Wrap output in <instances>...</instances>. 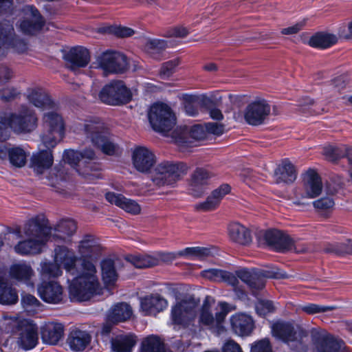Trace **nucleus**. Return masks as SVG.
<instances>
[{
    "instance_id": "nucleus-1",
    "label": "nucleus",
    "mask_w": 352,
    "mask_h": 352,
    "mask_svg": "<svg viewBox=\"0 0 352 352\" xmlns=\"http://www.w3.org/2000/svg\"><path fill=\"white\" fill-rule=\"evenodd\" d=\"M201 276L214 282H224L233 287L239 284L238 278L250 288L252 295L257 296L258 292L265 285L266 278H287L289 276L276 267L241 268L235 274L226 270L210 268L201 272Z\"/></svg>"
},
{
    "instance_id": "nucleus-2",
    "label": "nucleus",
    "mask_w": 352,
    "mask_h": 352,
    "mask_svg": "<svg viewBox=\"0 0 352 352\" xmlns=\"http://www.w3.org/2000/svg\"><path fill=\"white\" fill-rule=\"evenodd\" d=\"M97 258H80L82 273L75 277L69 286V295L72 301H86L101 294V287L95 276L94 261Z\"/></svg>"
},
{
    "instance_id": "nucleus-3",
    "label": "nucleus",
    "mask_w": 352,
    "mask_h": 352,
    "mask_svg": "<svg viewBox=\"0 0 352 352\" xmlns=\"http://www.w3.org/2000/svg\"><path fill=\"white\" fill-rule=\"evenodd\" d=\"M50 231L48 221L44 217L32 218L23 229L26 239L14 246L15 252L22 256L41 253L43 245L49 240Z\"/></svg>"
},
{
    "instance_id": "nucleus-4",
    "label": "nucleus",
    "mask_w": 352,
    "mask_h": 352,
    "mask_svg": "<svg viewBox=\"0 0 352 352\" xmlns=\"http://www.w3.org/2000/svg\"><path fill=\"white\" fill-rule=\"evenodd\" d=\"M85 135L90 139L93 144L108 155L118 154L119 147L111 141L109 133L103 122L100 119L85 120L82 124Z\"/></svg>"
},
{
    "instance_id": "nucleus-5",
    "label": "nucleus",
    "mask_w": 352,
    "mask_h": 352,
    "mask_svg": "<svg viewBox=\"0 0 352 352\" xmlns=\"http://www.w3.org/2000/svg\"><path fill=\"white\" fill-rule=\"evenodd\" d=\"M0 124L8 131L10 127L18 133L30 132L37 126V118L32 110L23 106L19 114H1Z\"/></svg>"
},
{
    "instance_id": "nucleus-6",
    "label": "nucleus",
    "mask_w": 352,
    "mask_h": 352,
    "mask_svg": "<svg viewBox=\"0 0 352 352\" xmlns=\"http://www.w3.org/2000/svg\"><path fill=\"white\" fill-rule=\"evenodd\" d=\"M148 117L153 129L164 135L170 131L176 124V118L171 109L163 103L152 105Z\"/></svg>"
},
{
    "instance_id": "nucleus-7",
    "label": "nucleus",
    "mask_w": 352,
    "mask_h": 352,
    "mask_svg": "<svg viewBox=\"0 0 352 352\" xmlns=\"http://www.w3.org/2000/svg\"><path fill=\"white\" fill-rule=\"evenodd\" d=\"M188 167L184 163L164 161L155 168L153 182L157 186L172 185L187 173Z\"/></svg>"
},
{
    "instance_id": "nucleus-8",
    "label": "nucleus",
    "mask_w": 352,
    "mask_h": 352,
    "mask_svg": "<svg viewBox=\"0 0 352 352\" xmlns=\"http://www.w3.org/2000/svg\"><path fill=\"white\" fill-rule=\"evenodd\" d=\"M46 131L41 136L45 148H54L64 135L65 128L62 116L55 111L45 113L43 116Z\"/></svg>"
},
{
    "instance_id": "nucleus-9",
    "label": "nucleus",
    "mask_w": 352,
    "mask_h": 352,
    "mask_svg": "<svg viewBox=\"0 0 352 352\" xmlns=\"http://www.w3.org/2000/svg\"><path fill=\"white\" fill-rule=\"evenodd\" d=\"M99 99L109 105H120L131 100V91L122 80H112L100 90Z\"/></svg>"
},
{
    "instance_id": "nucleus-10",
    "label": "nucleus",
    "mask_w": 352,
    "mask_h": 352,
    "mask_svg": "<svg viewBox=\"0 0 352 352\" xmlns=\"http://www.w3.org/2000/svg\"><path fill=\"white\" fill-rule=\"evenodd\" d=\"M13 48L18 53L28 49L27 43L15 34L13 24L9 21H0V58L5 55L6 48Z\"/></svg>"
},
{
    "instance_id": "nucleus-11",
    "label": "nucleus",
    "mask_w": 352,
    "mask_h": 352,
    "mask_svg": "<svg viewBox=\"0 0 352 352\" xmlns=\"http://www.w3.org/2000/svg\"><path fill=\"white\" fill-rule=\"evenodd\" d=\"M97 63L105 73L122 74L129 68L126 56L116 51L103 52L98 56Z\"/></svg>"
},
{
    "instance_id": "nucleus-12",
    "label": "nucleus",
    "mask_w": 352,
    "mask_h": 352,
    "mask_svg": "<svg viewBox=\"0 0 352 352\" xmlns=\"http://www.w3.org/2000/svg\"><path fill=\"white\" fill-rule=\"evenodd\" d=\"M221 308L220 311L216 312L214 316L211 309H199L198 314V327L200 329H207L210 330L219 331L222 327V324L229 312L228 304L225 302L219 303Z\"/></svg>"
},
{
    "instance_id": "nucleus-13",
    "label": "nucleus",
    "mask_w": 352,
    "mask_h": 352,
    "mask_svg": "<svg viewBox=\"0 0 352 352\" xmlns=\"http://www.w3.org/2000/svg\"><path fill=\"white\" fill-rule=\"evenodd\" d=\"M23 10L25 16L20 22V30L25 34H36L45 25V21L44 18L33 6H26Z\"/></svg>"
},
{
    "instance_id": "nucleus-14",
    "label": "nucleus",
    "mask_w": 352,
    "mask_h": 352,
    "mask_svg": "<svg viewBox=\"0 0 352 352\" xmlns=\"http://www.w3.org/2000/svg\"><path fill=\"white\" fill-rule=\"evenodd\" d=\"M271 108L267 100H256L245 108L244 118L247 123L252 126L262 124L270 113Z\"/></svg>"
},
{
    "instance_id": "nucleus-15",
    "label": "nucleus",
    "mask_w": 352,
    "mask_h": 352,
    "mask_svg": "<svg viewBox=\"0 0 352 352\" xmlns=\"http://www.w3.org/2000/svg\"><path fill=\"white\" fill-rule=\"evenodd\" d=\"M311 336L316 352H348L342 341L335 339L324 331L313 330Z\"/></svg>"
},
{
    "instance_id": "nucleus-16",
    "label": "nucleus",
    "mask_w": 352,
    "mask_h": 352,
    "mask_svg": "<svg viewBox=\"0 0 352 352\" xmlns=\"http://www.w3.org/2000/svg\"><path fill=\"white\" fill-rule=\"evenodd\" d=\"M41 298L50 304H60L65 302V295L63 287L56 281H43L37 287Z\"/></svg>"
},
{
    "instance_id": "nucleus-17",
    "label": "nucleus",
    "mask_w": 352,
    "mask_h": 352,
    "mask_svg": "<svg viewBox=\"0 0 352 352\" xmlns=\"http://www.w3.org/2000/svg\"><path fill=\"white\" fill-rule=\"evenodd\" d=\"M196 303L182 300L172 307L171 319L174 324L186 327L194 316Z\"/></svg>"
},
{
    "instance_id": "nucleus-18",
    "label": "nucleus",
    "mask_w": 352,
    "mask_h": 352,
    "mask_svg": "<svg viewBox=\"0 0 352 352\" xmlns=\"http://www.w3.org/2000/svg\"><path fill=\"white\" fill-rule=\"evenodd\" d=\"M206 128L201 125H195L189 129L188 126H180L172 133V137L179 144L187 145L192 143L190 139L199 140L206 138Z\"/></svg>"
},
{
    "instance_id": "nucleus-19",
    "label": "nucleus",
    "mask_w": 352,
    "mask_h": 352,
    "mask_svg": "<svg viewBox=\"0 0 352 352\" xmlns=\"http://www.w3.org/2000/svg\"><path fill=\"white\" fill-rule=\"evenodd\" d=\"M91 340L89 331L75 327L68 333L66 343L72 351L81 352L90 346Z\"/></svg>"
},
{
    "instance_id": "nucleus-20",
    "label": "nucleus",
    "mask_w": 352,
    "mask_h": 352,
    "mask_svg": "<svg viewBox=\"0 0 352 352\" xmlns=\"http://www.w3.org/2000/svg\"><path fill=\"white\" fill-rule=\"evenodd\" d=\"M264 239L271 248L280 252L288 251L293 245L292 239L286 233L278 230L266 231Z\"/></svg>"
},
{
    "instance_id": "nucleus-21",
    "label": "nucleus",
    "mask_w": 352,
    "mask_h": 352,
    "mask_svg": "<svg viewBox=\"0 0 352 352\" xmlns=\"http://www.w3.org/2000/svg\"><path fill=\"white\" fill-rule=\"evenodd\" d=\"M274 336L282 341L289 344L290 342H300L303 336L301 330H296L294 327L289 322H276L272 326Z\"/></svg>"
},
{
    "instance_id": "nucleus-22",
    "label": "nucleus",
    "mask_w": 352,
    "mask_h": 352,
    "mask_svg": "<svg viewBox=\"0 0 352 352\" xmlns=\"http://www.w3.org/2000/svg\"><path fill=\"white\" fill-rule=\"evenodd\" d=\"M67 67L76 71L80 67H85L90 61L89 50L82 46L72 48L64 56Z\"/></svg>"
},
{
    "instance_id": "nucleus-23",
    "label": "nucleus",
    "mask_w": 352,
    "mask_h": 352,
    "mask_svg": "<svg viewBox=\"0 0 352 352\" xmlns=\"http://www.w3.org/2000/svg\"><path fill=\"white\" fill-rule=\"evenodd\" d=\"M156 162L155 155L147 148L140 146L133 153V164L137 170L148 173Z\"/></svg>"
},
{
    "instance_id": "nucleus-24",
    "label": "nucleus",
    "mask_w": 352,
    "mask_h": 352,
    "mask_svg": "<svg viewBox=\"0 0 352 352\" xmlns=\"http://www.w3.org/2000/svg\"><path fill=\"white\" fill-rule=\"evenodd\" d=\"M64 325L56 321L45 322L41 327V339L44 343L56 345L64 336Z\"/></svg>"
},
{
    "instance_id": "nucleus-25",
    "label": "nucleus",
    "mask_w": 352,
    "mask_h": 352,
    "mask_svg": "<svg viewBox=\"0 0 352 352\" xmlns=\"http://www.w3.org/2000/svg\"><path fill=\"white\" fill-rule=\"evenodd\" d=\"M322 190V180L318 173L313 169L308 170L304 178L302 198L314 199L321 194Z\"/></svg>"
},
{
    "instance_id": "nucleus-26",
    "label": "nucleus",
    "mask_w": 352,
    "mask_h": 352,
    "mask_svg": "<svg viewBox=\"0 0 352 352\" xmlns=\"http://www.w3.org/2000/svg\"><path fill=\"white\" fill-rule=\"evenodd\" d=\"M49 239L54 241H65L76 230V222L69 219H62L54 228H51Z\"/></svg>"
},
{
    "instance_id": "nucleus-27",
    "label": "nucleus",
    "mask_w": 352,
    "mask_h": 352,
    "mask_svg": "<svg viewBox=\"0 0 352 352\" xmlns=\"http://www.w3.org/2000/svg\"><path fill=\"white\" fill-rule=\"evenodd\" d=\"M46 148L33 153L31 157L30 167L37 175L43 174L45 170L50 168L53 164L54 157L52 152L53 148Z\"/></svg>"
},
{
    "instance_id": "nucleus-28",
    "label": "nucleus",
    "mask_w": 352,
    "mask_h": 352,
    "mask_svg": "<svg viewBox=\"0 0 352 352\" xmlns=\"http://www.w3.org/2000/svg\"><path fill=\"white\" fill-rule=\"evenodd\" d=\"M166 307V300L157 294L146 296L140 300L141 310L145 316L156 315Z\"/></svg>"
},
{
    "instance_id": "nucleus-29",
    "label": "nucleus",
    "mask_w": 352,
    "mask_h": 352,
    "mask_svg": "<svg viewBox=\"0 0 352 352\" xmlns=\"http://www.w3.org/2000/svg\"><path fill=\"white\" fill-rule=\"evenodd\" d=\"M76 257L74 253L65 246L58 245L54 250V261L63 265L67 272L75 275Z\"/></svg>"
},
{
    "instance_id": "nucleus-30",
    "label": "nucleus",
    "mask_w": 352,
    "mask_h": 352,
    "mask_svg": "<svg viewBox=\"0 0 352 352\" xmlns=\"http://www.w3.org/2000/svg\"><path fill=\"white\" fill-rule=\"evenodd\" d=\"M230 323L234 332L241 336H250L254 328L253 319L243 314L232 316Z\"/></svg>"
},
{
    "instance_id": "nucleus-31",
    "label": "nucleus",
    "mask_w": 352,
    "mask_h": 352,
    "mask_svg": "<svg viewBox=\"0 0 352 352\" xmlns=\"http://www.w3.org/2000/svg\"><path fill=\"white\" fill-rule=\"evenodd\" d=\"M230 186L224 184L214 190L204 202L197 205L196 208L202 211H210L214 210L220 204L225 195L230 192Z\"/></svg>"
},
{
    "instance_id": "nucleus-32",
    "label": "nucleus",
    "mask_w": 352,
    "mask_h": 352,
    "mask_svg": "<svg viewBox=\"0 0 352 352\" xmlns=\"http://www.w3.org/2000/svg\"><path fill=\"white\" fill-rule=\"evenodd\" d=\"M105 198L109 203L115 204L129 213L137 214L140 212V206L136 201L127 199L121 194L109 192L106 193Z\"/></svg>"
},
{
    "instance_id": "nucleus-33",
    "label": "nucleus",
    "mask_w": 352,
    "mask_h": 352,
    "mask_svg": "<svg viewBox=\"0 0 352 352\" xmlns=\"http://www.w3.org/2000/svg\"><path fill=\"white\" fill-rule=\"evenodd\" d=\"M102 248L97 239L91 235H86L80 242L79 252L82 258H98Z\"/></svg>"
},
{
    "instance_id": "nucleus-34",
    "label": "nucleus",
    "mask_w": 352,
    "mask_h": 352,
    "mask_svg": "<svg viewBox=\"0 0 352 352\" xmlns=\"http://www.w3.org/2000/svg\"><path fill=\"white\" fill-rule=\"evenodd\" d=\"M137 343V337L131 333L117 335L111 340V347L113 352H132Z\"/></svg>"
},
{
    "instance_id": "nucleus-35",
    "label": "nucleus",
    "mask_w": 352,
    "mask_h": 352,
    "mask_svg": "<svg viewBox=\"0 0 352 352\" xmlns=\"http://www.w3.org/2000/svg\"><path fill=\"white\" fill-rule=\"evenodd\" d=\"M228 234L232 241L246 245L252 241L250 231L239 223H232L228 226Z\"/></svg>"
},
{
    "instance_id": "nucleus-36",
    "label": "nucleus",
    "mask_w": 352,
    "mask_h": 352,
    "mask_svg": "<svg viewBox=\"0 0 352 352\" xmlns=\"http://www.w3.org/2000/svg\"><path fill=\"white\" fill-rule=\"evenodd\" d=\"M275 176L277 183H292L297 176L295 166L288 159H285L275 170Z\"/></svg>"
},
{
    "instance_id": "nucleus-37",
    "label": "nucleus",
    "mask_w": 352,
    "mask_h": 352,
    "mask_svg": "<svg viewBox=\"0 0 352 352\" xmlns=\"http://www.w3.org/2000/svg\"><path fill=\"white\" fill-rule=\"evenodd\" d=\"M8 154L10 163L16 167H22L26 163L27 155L23 148L20 146H13L10 148L0 145V158L3 159Z\"/></svg>"
},
{
    "instance_id": "nucleus-38",
    "label": "nucleus",
    "mask_w": 352,
    "mask_h": 352,
    "mask_svg": "<svg viewBox=\"0 0 352 352\" xmlns=\"http://www.w3.org/2000/svg\"><path fill=\"white\" fill-rule=\"evenodd\" d=\"M30 103L43 109L54 108V103L47 93L42 88H34L29 91L28 95Z\"/></svg>"
},
{
    "instance_id": "nucleus-39",
    "label": "nucleus",
    "mask_w": 352,
    "mask_h": 352,
    "mask_svg": "<svg viewBox=\"0 0 352 352\" xmlns=\"http://www.w3.org/2000/svg\"><path fill=\"white\" fill-rule=\"evenodd\" d=\"M211 177L212 174L206 169L196 168L191 177V193L196 197L200 196L203 193V190L201 189L197 190V188L207 185Z\"/></svg>"
},
{
    "instance_id": "nucleus-40",
    "label": "nucleus",
    "mask_w": 352,
    "mask_h": 352,
    "mask_svg": "<svg viewBox=\"0 0 352 352\" xmlns=\"http://www.w3.org/2000/svg\"><path fill=\"white\" fill-rule=\"evenodd\" d=\"M38 342L37 327L30 324L21 330L18 340L19 345L25 350L34 348Z\"/></svg>"
},
{
    "instance_id": "nucleus-41",
    "label": "nucleus",
    "mask_w": 352,
    "mask_h": 352,
    "mask_svg": "<svg viewBox=\"0 0 352 352\" xmlns=\"http://www.w3.org/2000/svg\"><path fill=\"white\" fill-rule=\"evenodd\" d=\"M131 315L132 309L129 305L125 302L118 303L109 311L108 321L117 324L127 320Z\"/></svg>"
},
{
    "instance_id": "nucleus-42",
    "label": "nucleus",
    "mask_w": 352,
    "mask_h": 352,
    "mask_svg": "<svg viewBox=\"0 0 352 352\" xmlns=\"http://www.w3.org/2000/svg\"><path fill=\"white\" fill-rule=\"evenodd\" d=\"M338 38L332 34L320 32L312 36L309 41L310 46L318 48H327L336 44Z\"/></svg>"
},
{
    "instance_id": "nucleus-43",
    "label": "nucleus",
    "mask_w": 352,
    "mask_h": 352,
    "mask_svg": "<svg viewBox=\"0 0 352 352\" xmlns=\"http://www.w3.org/2000/svg\"><path fill=\"white\" fill-rule=\"evenodd\" d=\"M102 276L106 285H113L118 278V274L115 267L114 261L107 258L101 263Z\"/></svg>"
},
{
    "instance_id": "nucleus-44",
    "label": "nucleus",
    "mask_w": 352,
    "mask_h": 352,
    "mask_svg": "<svg viewBox=\"0 0 352 352\" xmlns=\"http://www.w3.org/2000/svg\"><path fill=\"white\" fill-rule=\"evenodd\" d=\"M19 300L18 294L14 288L8 283H0V303L3 305H14Z\"/></svg>"
},
{
    "instance_id": "nucleus-45",
    "label": "nucleus",
    "mask_w": 352,
    "mask_h": 352,
    "mask_svg": "<svg viewBox=\"0 0 352 352\" xmlns=\"http://www.w3.org/2000/svg\"><path fill=\"white\" fill-rule=\"evenodd\" d=\"M324 251L338 256L351 254L352 252V240L346 239L344 242L328 243L324 247Z\"/></svg>"
},
{
    "instance_id": "nucleus-46",
    "label": "nucleus",
    "mask_w": 352,
    "mask_h": 352,
    "mask_svg": "<svg viewBox=\"0 0 352 352\" xmlns=\"http://www.w3.org/2000/svg\"><path fill=\"white\" fill-rule=\"evenodd\" d=\"M140 352H166L163 342L157 336L146 338L142 342Z\"/></svg>"
},
{
    "instance_id": "nucleus-47",
    "label": "nucleus",
    "mask_w": 352,
    "mask_h": 352,
    "mask_svg": "<svg viewBox=\"0 0 352 352\" xmlns=\"http://www.w3.org/2000/svg\"><path fill=\"white\" fill-rule=\"evenodd\" d=\"M346 153V147L344 146H336L329 145L324 147L322 154L327 160L330 162H336L338 160L344 157Z\"/></svg>"
},
{
    "instance_id": "nucleus-48",
    "label": "nucleus",
    "mask_w": 352,
    "mask_h": 352,
    "mask_svg": "<svg viewBox=\"0 0 352 352\" xmlns=\"http://www.w3.org/2000/svg\"><path fill=\"white\" fill-rule=\"evenodd\" d=\"M32 273L30 266L26 264H16L10 268V275L12 278L18 280H27Z\"/></svg>"
},
{
    "instance_id": "nucleus-49",
    "label": "nucleus",
    "mask_w": 352,
    "mask_h": 352,
    "mask_svg": "<svg viewBox=\"0 0 352 352\" xmlns=\"http://www.w3.org/2000/svg\"><path fill=\"white\" fill-rule=\"evenodd\" d=\"M129 261L136 268H146L155 265L157 260L147 255L131 256Z\"/></svg>"
},
{
    "instance_id": "nucleus-50",
    "label": "nucleus",
    "mask_w": 352,
    "mask_h": 352,
    "mask_svg": "<svg viewBox=\"0 0 352 352\" xmlns=\"http://www.w3.org/2000/svg\"><path fill=\"white\" fill-rule=\"evenodd\" d=\"M179 59H173L164 63L159 72V76L162 79H167L175 72L176 67L179 65Z\"/></svg>"
},
{
    "instance_id": "nucleus-51",
    "label": "nucleus",
    "mask_w": 352,
    "mask_h": 352,
    "mask_svg": "<svg viewBox=\"0 0 352 352\" xmlns=\"http://www.w3.org/2000/svg\"><path fill=\"white\" fill-rule=\"evenodd\" d=\"M43 275L48 277H58L61 275L62 271L60 265L54 263L44 261L41 264Z\"/></svg>"
},
{
    "instance_id": "nucleus-52",
    "label": "nucleus",
    "mask_w": 352,
    "mask_h": 352,
    "mask_svg": "<svg viewBox=\"0 0 352 352\" xmlns=\"http://www.w3.org/2000/svg\"><path fill=\"white\" fill-rule=\"evenodd\" d=\"M21 304L26 311H34L42 306L40 301L34 296L28 294H22Z\"/></svg>"
},
{
    "instance_id": "nucleus-53",
    "label": "nucleus",
    "mask_w": 352,
    "mask_h": 352,
    "mask_svg": "<svg viewBox=\"0 0 352 352\" xmlns=\"http://www.w3.org/2000/svg\"><path fill=\"white\" fill-rule=\"evenodd\" d=\"M335 309L334 307L322 306L314 303H309L300 307V309L305 313L313 315L316 314L324 313L329 311H332Z\"/></svg>"
},
{
    "instance_id": "nucleus-54",
    "label": "nucleus",
    "mask_w": 352,
    "mask_h": 352,
    "mask_svg": "<svg viewBox=\"0 0 352 352\" xmlns=\"http://www.w3.org/2000/svg\"><path fill=\"white\" fill-rule=\"evenodd\" d=\"M81 154L80 151L74 150H66L64 152L63 158L64 160L69 164L72 166H80L82 164L80 160Z\"/></svg>"
},
{
    "instance_id": "nucleus-55",
    "label": "nucleus",
    "mask_w": 352,
    "mask_h": 352,
    "mask_svg": "<svg viewBox=\"0 0 352 352\" xmlns=\"http://www.w3.org/2000/svg\"><path fill=\"white\" fill-rule=\"evenodd\" d=\"M184 108L185 112L190 116H195L198 113L197 107L195 104L196 98L191 95H184Z\"/></svg>"
},
{
    "instance_id": "nucleus-56",
    "label": "nucleus",
    "mask_w": 352,
    "mask_h": 352,
    "mask_svg": "<svg viewBox=\"0 0 352 352\" xmlns=\"http://www.w3.org/2000/svg\"><path fill=\"white\" fill-rule=\"evenodd\" d=\"M210 253L209 249L206 248H201V247H193V248H186L184 250L179 251V256H187V255H193L197 256L199 257L208 256Z\"/></svg>"
},
{
    "instance_id": "nucleus-57",
    "label": "nucleus",
    "mask_w": 352,
    "mask_h": 352,
    "mask_svg": "<svg viewBox=\"0 0 352 352\" xmlns=\"http://www.w3.org/2000/svg\"><path fill=\"white\" fill-rule=\"evenodd\" d=\"M275 308L272 301L260 300L256 304V312L261 316H265L274 311Z\"/></svg>"
},
{
    "instance_id": "nucleus-58",
    "label": "nucleus",
    "mask_w": 352,
    "mask_h": 352,
    "mask_svg": "<svg viewBox=\"0 0 352 352\" xmlns=\"http://www.w3.org/2000/svg\"><path fill=\"white\" fill-rule=\"evenodd\" d=\"M251 352H272L269 340L265 338L255 342L252 345Z\"/></svg>"
},
{
    "instance_id": "nucleus-59",
    "label": "nucleus",
    "mask_w": 352,
    "mask_h": 352,
    "mask_svg": "<svg viewBox=\"0 0 352 352\" xmlns=\"http://www.w3.org/2000/svg\"><path fill=\"white\" fill-rule=\"evenodd\" d=\"M20 95V91L13 87H6L1 90V99L4 102H10L14 100Z\"/></svg>"
},
{
    "instance_id": "nucleus-60",
    "label": "nucleus",
    "mask_w": 352,
    "mask_h": 352,
    "mask_svg": "<svg viewBox=\"0 0 352 352\" xmlns=\"http://www.w3.org/2000/svg\"><path fill=\"white\" fill-rule=\"evenodd\" d=\"M12 69L4 65H0V85L9 82L14 77Z\"/></svg>"
},
{
    "instance_id": "nucleus-61",
    "label": "nucleus",
    "mask_w": 352,
    "mask_h": 352,
    "mask_svg": "<svg viewBox=\"0 0 352 352\" xmlns=\"http://www.w3.org/2000/svg\"><path fill=\"white\" fill-rule=\"evenodd\" d=\"M148 50H152L151 53L160 52L167 47V42L165 40L154 39L150 41L147 44Z\"/></svg>"
},
{
    "instance_id": "nucleus-62",
    "label": "nucleus",
    "mask_w": 352,
    "mask_h": 352,
    "mask_svg": "<svg viewBox=\"0 0 352 352\" xmlns=\"http://www.w3.org/2000/svg\"><path fill=\"white\" fill-rule=\"evenodd\" d=\"M314 206L319 210H328L334 205L333 200L330 197H322L313 202Z\"/></svg>"
},
{
    "instance_id": "nucleus-63",
    "label": "nucleus",
    "mask_w": 352,
    "mask_h": 352,
    "mask_svg": "<svg viewBox=\"0 0 352 352\" xmlns=\"http://www.w3.org/2000/svg\"><path fill=\"white\" fill-rule=\"evenodd\" d=\"M206 131L216 135H221L224 131V126L216 122H208L206 124Z\"/></svg>"
},
{
    "instance_id": "nucleus-64",
    "label": "nucleus",
    "mask_w": 352,
    "mask_h": 352,
    "mask_svg": "<svg viewBox=\"0 0 352 352\" xmlns=\"http://www.w3.org/2000/svg\"><path fill=\"white\" fill-rule=\"evenodd\" d=\"M347 82V77L342 75L332 79L331 85L336 91H340L346 87Z\"/></svg>"
}]
</instances>
